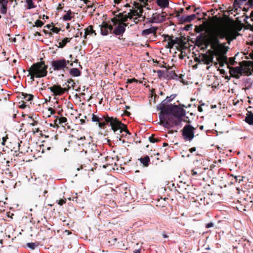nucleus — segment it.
Returning <instances> with one entry per match:
<instances>
[{
  "label": "nucleus",
  "instance_id": "nucleus-29",
  "mask_svg": "<svg viewBox=\"0 0 253 253\" xmlns=\"http://www.w3.org/2000/svg\"><path fill=\"white\" fill-rule=\"evenodd\" d=\"M161 112L160 113L159 117L160 120L163 122L164 121H169L168 120V117L166 116V114H165V112L164 111H161Z\"/></svg>",
  "mask_w": 253,
  "mask_h": 253
},
{
  "label": "nucleus",
  "instance_id": "nucleus-14",
  "mask_svg": "<svg viewBox=\"0 0 253 253\" xmlns=\"http://www.w3.org/2000/svg\"><path fill=\"white\" fill-rule=\"evenodd\" d=\"M242 68L241 67H236L235 68H231L230 72L232 76L239 79L242 76Z\"/></svg>",
  "mask_w": 253,
  "mask_h": 253
},
{
  "label": "nucleus",
  "instance_id": "nucleus-19",
  "mask_svg": "<svg viewBox=\"0 0 253 253\" xmlns=\"http://www.w3.org/2000/svg\"><path fill=\"white\" fill-rule=\"evenodd\" d=\"M225 44V43H222V66L224 63H227V57L225 54L229 47L226 46Z\"/></svg>",
  "mask_w": 253,
  "mask_h": 253
},
{
  "label": "nucleus",
  "instance_id": "nucleus-26",
  "mask_svg": "<svg viewBox=\"0 0 253 253\" xmlns=\"http://www.w3.org/2000/svg\"><path fill=\"white\" fill-rule=\"evenodd\" d=\"M242 68V75L250 76L252 74V71L248 67H243L241 66Z\"/></svg>",
  "mask_w": 253,
  "mask_h": 253
},
{
  "label": "nucleus",
  "instance_id": "nucleus-35",
  "mask_svg": "<svg viewBox=\"0 0 253 253\" xmlns=\"http://www.w3.org/2000/svg\"><path fill=\"white\" fill-rule=\"evenodd\" d=\"M235 61V59L234 57H230L229 59L227 58V63H225L227 66H229V65H234Z\"/></svg>",
  "mask_w": 253,
  "mask_h": 253
},
{
  "label": "nucleus",
  "instance_id": "nucleus-56",
  "mask_svg": "<svg viewBox=\"0 0 253 253\" xmlns=\"http://www.w3.org/2000/svg\"><path fill=\"white\" fill-rule=\"evenodd\" d=\"M26 2L28 4V5L29 6V8H32L33 7L32 6H31L30 5V4H33L32 3V0H26Z\"/></svg>",
  "mask_w": 253,
  "mask_h": 253
},
{
  "label": "nucleus",
  "instance_id": "nucleus-55",
  "mask_svg": "<svg viewBox=\"0 0 253 253\" xmlns=\"http://www.w3.org/2000/svg\"><path fill=\"white\" fill-rule=\"evenodd\" d=\"M184 12V8H180L178 10V13L177 14V17H179L180 16V14Z\"/></svg>",
  "mask_w": 253,
  "mask_h": 253
},
{
  "label": "nucleus",
  "instance_id": "nucleus-48",
  "mask_svg": "<svg viewBox=\"0 0 253 253\" xmlns=\"http://www.w3.org/2000/svg\"><path fill=\"white\" fill-rule=\"evenodd\" d=\"M179 40V38L177 37L175 38V39H172V38H171V40L172 41V42H173V43L174 44H178Z\"/></svg>",
  "mask_w": 253,
  "mask_h": 253
},
{
  "label": "nucleus",
  "instance_id": "nucleus-42",
  "mask_svg": "<svg viewBox=\"0 0 253 253\" xmlns=\"http://www.w3.org/2000/svg\"><path fill=\"white\" fill-rule=\"evenodd\" d=\"M165 41H169L171 38H173L172 36H169L167 34H164L163 35Z\"/></svg>",
  "mask_w": 253,
  "mask_h": 253
},
{
  "label": "nucleus",
  "instance_id": "nucleus-5",
  "mask_svg": "<svg viewBox=\"0 0 253 253\" xmlns=\"http://www.w3.org/2000/svg\"><path fill=\"white\" fill-rule=\"evenodd\" d=\"M47 65H45L44 61L39 62L33 64L27 71L29 76L31 73L35 75L36 78L45 77L47 74Z\"/></svg>",
  "mask_w": 253,
  "mask_h": 253
},
{
  "label": "nucleus",
  "instance_id": "nucleus-33",
  "mask_svg": "<svg viewBox=\"0 0 253 253\" xmlns=\"http://www.w3.org/2000/svg\"><path fill=\"white\" fill-rule=\"evenodd\" d=\"M157 73L158 76L159 78H161L162 77H164V78H165L166 71L161 70H158L157 71Z\"/></svg>",
  "mask_w": 253,
  "mask_h": 253
},
{
  "label": "nucleus",
  "instance_id": "nucleus-21",
  "mask_svg": "<svg viewBox=\"0 0 253 253\" xmlns=\"http://www.w3.org/2000/svg\"><path fill=\"white\" fill-rule=\"evenodd\" d=\"M245 121L249 125L253 126V113L252 112H248Z\"/></svg>",
  "mask_w": 253,
  "mask_h": 253
},
{
  "label": "nucleus",
  "instance_id": "nucleus-47",
  "mask_svg": "<svg viewBox=\"0 0 253 253\" xmlns=\"http://www.w3.org/2000/svg\"><path fill=\"white\" fill-rule=\"evenodd\" d=\"M213 225H214L213 223V222H209V223H208L206 224V227L207 228H211V227H213Z\"/></svg>",
  "mask_w": 253,
  "mask_h": 253
},
{
  "label": "nucleus",
  "instance_id": "nucleus-24",
  "mask_svg": "<svg viewBox=\"0 0 253 253\" xmlns=\"http://www.w3.org/2000/svg\"><path fill=\"white\" fill-rule=\"evenodd\" d=\"M157 4L161 8L168 7L169 5V0H157Z\"/></svg>",
  "mask_w": 253,
  "mask_h": 253
},
{
  "label": "nucleus",
  "instance_id": "nucleus-8",
  "mask_svg": "<svg viewBox=\"0 0 253 253\" xmlns=\"http://www.w3.org/2000/svg\"><path fill=\"white\" fill-rule=\"evenodd\" d=\"M69 63L70 61L62 58L52 60L51 63V65L54 71L62 70L65 72V70L68 69L67 65Z\"/></svg>",
  "mask_w": 253,
  "mask_h": 253
},
{
  "label": "nucleus",
  "instance_id": "nucleus-45",
  "mask_svg": "<svg viewBox=\"0 0 253 253\" xmlns=\"http://www.w3.org/2000/svg\"><path fill=\"white\" fill-rule=\"evenodd\" d=\"M183 122L188 123V124H190L191 122L189 117L186 116L184 117Z\"/></svg>",
  "mask_w": 253,
  "mask_h": 253
},
{
  "label": "nucleus",
  "instance_id": "nucleus-36",
  "mask_svg": "<svg viewBox=\"0 0 253 253\" xmlns=\"http://www.w3.org/2000/svg\"><path fill=\"white\" fill-rule=\"evenodd\" d=\"M43 24L44 22L39 19L37 20L35 22V25L37 27H41L43 26Z\"/></svg>",
  "mask_w": 253,
  "mask_h": 253
},
{
  "label": "nucleus",
  "instance_id": "nucleus-27",
  "mask_svg": "<svg viewBox=\"0 0 253 253\" xmlns=\"http://www.w3.org/2000/svg\"><path fill=\"white\" fill-rule=\"evenodd\" d=\"M161 125L168 129H170L173 127V125L172 124V123L169 122V121H166L162 122Z\"/></svg>",
  "mask_w": 253,
  "mask_h": 253
},
{
  "label": "nucleus",
  "instance_id": "nucleus-50",
  "mask_svg": "<svg viewBox=\"0 0 253 253\" xmlns=\"http://www.w3.org/2000/svg\"><path fill=\"white\" fill-rule=\"evenodd\" d=\"M173 42L171 40V39L169 41L168 45H169V48L172 47L174 45V44Z\"/></svg>",
  "mask_w": 253,
  "mask_h": 253
},
{
  "label": "nucleus",
  "instance_id": "nucleus-64",
  "mask_svg": "<svg viewBox=\"0 0 253 253\" xmlns=\"http://www.w3.org/2000/svg\"><path fill=\"white\" fill-rule=\"evenodd\" d=\"M133 253H141V249H137V250H135L133 251Z\"/></svg>",
  "mask_w": 253,
  "mask_h": 253
},
{
  "label": "nucleus",
  "instance_id": "nucleus-25",
  "mask_svg": "<svg viewBox=\"0 0 253 253\" xmlns=\"http://www.w3.org/2000/svg\"><path fill=\"white\" fill-rule=\"evenodd\" d=\"M139 160L145 167H148L150 162V158L147 155L144 157L140 158Z\"/></svg>",
  "mask_w": 253,
  "mask_h": 253
},
{
  "label": "nucleus",
  "instance_id": "nucleus-43",
  "mask_svg": "<svg viewBox=\"0 0 253 253\" xmlns=\"http://www.w3.org/2000/svg\"><path fill=\"white\" fill-rule=\"evenodd\" d=\"M57 201H58L57 203L58 205H59L60 206H62L64 204H65L66 203V198L61 199Z\"/></svg>",
  "mask_w": 253,
  "mask_h": 253
},
{
  "label": "nucleus",
  "instance_id": "nucleus-6",
  "mask_svg": "<svg viewBox=\"0 0 253 253\" xmlns=\"http://www.w3.org/2000/svg\"><path fill=\"white\" fill-rule=\"evenodd\" d=\"M165 114L168 117L171 116L172 118H184L185 117L186 111L178 105L170 104L167 107Z\"/></svg>",
  "mask_w": 253,
  "mask_h": 253
},
{
  "label": "nucleus",
  "instance_id": "nucleus-1",
  "mask_svg": "<svg viewBox=\"0 0 253 253\" xmlns=\"http://www.w3.org/2000/svg\"><path fill=\"white\" fill-rule=\"evenodd\" d=\"M215 14L214 20L206 30L208 45L210 46L211 54L201 53L195 60L199 64L206 65L214 64L215 68L221 74V28L219 19Z\"/></svg>",
  "mask_w": 253,
  "mask_h": 253
},
{
  "label": "nucleus",
  "instance_id": "nucleus-18",
  "mask_svg": "<svg viewBox=\"0 0 253 253\" xmlns=\"http://www.w3.org/2000/svg\"><path fill=\"white\" fill-rule=\"evenodd\" d=\"M168 120L172 123L173 126H179L181 125V123L183 120V118H176L174 119L173 118L170 116L168 117Z\"/></svg>",
  "mask_w": 253,
  "mask_h": 253
},
{
  "label": "nucleus",
  "instance_id": "nucleus-32",
  "mask_svg": "<svg viewBox=\"0 0 253 253\" xmlns=\"http://www.w3.org/2000/svg\"><path fill=\"white\" fill-rule=\"evenodd\" d=\"M101 118H100L98 116H97L95 114H93L92 115L91 121L93 122H97L99 124V122H100V121H101Z\"/></svg>",
  "mask_w": 253,
  "mask_h": 253
},
{
  "label": "nucleus",
  "instance_id": "nucleus-7",
  "mask_svg": "<svg viewBox=\"0 0 253 253\" xmlns=\"http://www.w3.org/2000/svg\"><path fill=\"white\" fill-rule=\"evenodd\" d=\"M211 15H212V19L211 21V22H210L209 25H208L206 30H207L208 27L213 21V20H214V18H216L214 16H215V14H217L216 17L217 18V19H219V23H220V24L221 25V6L220 5H218L217 8L215 7L214 9H212L211 10ZM205 33H206V31H205ZM204 40L208 43V42L207 41V34H206V37H205V38H204V34L203 33H200L199 35H198L196 37L195 41H196V42L199 43V42H202L203 41H204Z\"/></svg>",
  "mask_w": 253,
  "mask_h": 253
},
{
  "label": "nucleus",
  "instance_id": "nucleus-57",
  "mask_svg": "<svg viewBox=\"0 0 253 253\" xmlns=\"http://www.w3.org/2000/svg\"><path fill=\"white\" fill-rule=\"evenodd\" d=\"M38 124V121L33 120V122L32 123H30V125L31 126H35Z\"/></svg>",
  "mask_w": 253,
  "mask_h": 253
},
{
  "label": "nucleus",
  "instance_id": "nucleus-20",
  "mask_svg": "<svg viewBox=\"0 0 253 253\" xmlns=\"http://www.w3.org/2000/svg\"><path fill=\"white\" fill-rule=\"evenodd\" d=\"M69 74L74 77H79L81 75V72L77 68H73L69 69Z\"/></svg>",
  "mask_w": 253,
  "mask_h": 253
},
{
  "label": "nucleus",
  "instance_id": "nucleus-11",
  "mask_svg": "<svg viewBox=\"0 0 253 253\" xmlns=\"http://www.w3.org/2000/svg\"><path fill=\"white\" fill-rule=\"evenodd\" d=\"M126 12L123 13H119L118 14L115 15L114 17L111 18V21L112 23H124L127 24L126 22L128 19H131L132 16H129L128 14H124Z\"/></svg>",
  "mask_w": 253,
  "mask_h": 253
},
{
  "label": "nucleus",
  "instance_id": "nucleus-13",
  "mask_svg": "<svg viewBox=\"0 0 253 253\" xmlns=\"http://www.w3.org/2000/svg\"><path fill=\"white\" fill-rule=\"evenodd\" d=\"M165 20V17L160 14L156 13L153 14L151 19L149 20V23H162Z\"/></svg>",
  "mask_w": 253,
  "mask_h": 253
},
{
  "label": "nucleus",
  "instance_id": "nucleus-12",
  "mask_svg": "<svg viewBox=\"0 0 253 253\" xmlns=\"http://www.w3.org/2000/svg\"><path fill=\"white\" fill-rule=\"evenodd\" d=\"M177 96L176 94H171L169 96H167L166 98L163 100L157 106V108L160 111L167 110V107L169 104H168L169 102H171Z\"/></svg>",
  "mask_w": 253,
  "mask_h": 253
},
{
  "label": "nucleus",
  "instance_id": "nucleus-37",
  "mask_svg": "<svg viewBox=\"0 0 253 253\" xmlns=\"http://www.w3.org/2000/svg\"><path fill=\"white\" fill-rule=\"evenodd\" d=\"M27 247L32 250H34L36 247V243L33 242L28 243H27Z\"/></svg>",
  "mask_w": 253,
  "mask_h": 253
},
{
  "label": "nucleus",
  "instance_id": "nucleus-60",
  "mask_svg": "<svg viewBox=\"0 0 253 253\" xmlns=\"http://www.w3.org/2000/svg\"><path fill=\"white\" fill-rule=\"evenodd\" d=\"M248 3L251 7L253 6V0H249Z\"/></svg>",
  "mask_w": 253,
  "mask_h": 253
},
{
  "label": "nucleus",
  "instance_id": "nucleus-16",
  "mask_svg": "<svg viewBox=\"0 0 253 253\" xmlns=\"http://www.w3.org/2000/svg\"><path fill=\"white\" fill-rule=\"evenodd\" d=\"M196 15L192 14L189 15H183L180 17L179 20L182 23L189 22L196 18Z\"/></svg>",
  "mask_w": 253,
  "mask_h": 253
},
{
  "label": "nucleus",
  "instance_id": "nucleus-53",
  "mask_svg": "<svg viewBox=\"0 0 253 253\" xmlns=\"http://www.w3.org/2000/svg\"><path fill=\"white\" fill-rule=\"evenodd\" d=\"M133 5L135 6L136 8H137V7H140L141 6H143L141 4H139L138 2L136 1L133 2Z\"/></svg>",
  "mask_w": 253,
  "mask_h": 253
},
{
  "label": "nucleus",
  "instance_id": "nucleus-54",
  "mask_svg": "<svg viewBox=\"0 0 253 253\" xmlns=\"http://www.w3.org/2000/svg\"><path fill=\"white\" fill-rule=\"evenodd\" d=\"M122 133V137H126L127 135H128L129 136L131 135V133L130 132H129V134L127 133L125 131H123Z\"/></svg>",
  "mask_w": 253,
  "mask_h": 253
},
{
  "label": "nucleus",
  "instance_id": "nucleus-61",
  "mask_svg": "<svg viewBox=\"0 0 253 253\" xmlns=\"http://www.w3.org/2000/svg\"><path fill=\"white\" fill-rule=\"evenodd\" d=\"M83 32H78V33L75 36V37H78L79 36L82 37L83 36Z\"/></svg>",
  "mask_w": 253,
  "mask_h": 253
},
{
  "label": "nucleus",
  "instance_id": "nucleus-22",
  "mask_svg": "<svg viewBox=\"0 0 253 253\" xmlns=\"http://www.w3.org/2000/svg\"><path fill=\"white\" fill-rule=\"evenodd\" d=\"M19 97L23 99L26 100L27 101H31L33 99L34 95L31 94L21 92L19 94Z\"/></svg>",
  "mask_w": 253,
  "mask_h": 253
},
{
  "label": "nucleus",
  "instance_id": "nucleus-46",
  "mask_svg": "<svg viewBox=\"0 0 253 253\" xmlns=\"http://www.w3.org/2000/svg\"><path fill=\"white\" fill-rule=\"evenodd\" d=\"M192 29V25H187L185 26L183 30L186 31H189Z\"/></svg>",
  "mask_w": 253,
  "mask_h": 253
},
{
  "label": "nucleus",
  "instance_id": "nucleus-58",
  "mask_svg": "<svg viewBox=\"0 0 253 253\" xmlns=\"http://www.w3.org/2000/svg\"><path fill=\"white\" fill-rule=\"evenodd\" d=\"M43 32L46 34V35H48L50 37H51L52 36V34L50 32H48L47 31L45 30H43Z\"/></svg>",
  "mask_w": 253,
  "mask_h": 253
},
{
  "label": "nucleus",
  "instance_id": "nucleus-59",
  "mask_svg": "<svg viewBox=\"0 0 253 253\" xmlns=\"http://www.w3.org/2000/svg\"><path fill=\"white\" fill-rule=\"evenodd\" d=\"M191 172H192V175L193 176L196 175L198 174V171H196L195 169H192Z\"/></svg>",
  "mask_w": 253,
  "mask_h": 253
},
{
  "label": "nucleus",
  "instance_id": "nucleus-28",
  "mask_svg": "<svg viewBox=\"0 0 253 253\" xmlns=\"http://www.w3.org/2000/svg\"><path fill=\"white\" fill-rule=\"evenodd\" d=\"M72 38H65L63 39L61 42L59 43V47L60 48H63L66 44L69 42L71 41Z\"/></svg>",
  "mask_w": 253,
  "mask_h": 253
},
{
  "label": "nucleus",
  "instance_id": "nucleus-31",
  "mask_svg": "<svg viewBox=\"0 0 253 253\" xmlns=\"http://www.w3.org/2000/svg\"><path fill=\"white\" fill-rule=\"evenodd\" d=\"M249 16L248 15H246L245 18L244 19V21L247 24L245 28L247 29H250L252 31V29L253 28V25H252L251 24L248 23L247 21V19L249 18Z\"/></svg>",
  "mask_w": 253,
  "mask_h": 253
},
{
  "label": "nucleus",
  "instance_id": "nucleus-62",
  "mask_svg": "<svg viewBox=\"0 0 253 253\" xmlns=\"http://www.w3.org/2000/svg\"><path fill=\"white\" fill-rule=\"evenodd\" d=\"M196 148L194 147L191 148L189 149V151L191 153H193V152H195L196 151Z\"/></svg>",
  "mask_w": 253,
  "mask_h": 253
},
{
  "label": "nucleus",
  "instance_id": "nucleus-2",
  "mask_svg": "<svg viewBox=\"0 0 253 253\" xmlns=\"http://www.w3.org/2000/svg\"><path fill=\"white\" fill-rule=\"evenodd\" d=\"M234 12L233 8L222 10V39L224 37L229 41H232L240 35L239 31L242 30L243 24L241 21L234 20L230 14Z\"/></svg>",
  "mask_w": 253,
  "mask_h": 253
},
{
  "label": "nucleus",
  "instance_id": "nucleus-63",
  "mask_svg": "<svg viewBox=\"0 0 253 253\" xmlns=\"http://www.w3.org/2000/svg\"><path fill=\"white\" fill-rule=\"evenodd\" d=\"M48 111L50 112V113L51 114H53L55 113V111L54 109H53L52 108H49Z\"/></svg>",
  "mask_w": 253,
  "mask_h": 253
},
{
  "label": "nucleus",
  "instance_id": "nucleus-39",
  "mask_svg": "<svg viewBox=\"0 0 253 253\" xmlns=\"http://www.w3.org/2000/svg\"><path fill=\"white\" fill-rule=\"evenodd\" d=\"M149 140L151 143H154L158 141V139L156 138L154 136L151 135L149 137Z\"/></svg>",
  "mask_w": 253,
  "mask_h": 253
},
{
  "label": "nucleus",
  "instance_id": "nucleus-34",
  "mask_svg": "<svg viewBox=\"0 0 253 253\" xmlns=\"http://www.w3.org/2000/svg\"><path fill=\"white\" fill-rule=\"evenodd\" d=\"M84 30L87 33H88V35L92 34L94 32L93 26L92 25L88 26Z\"/></svg>",
  "mask_w": 253,
  "mask_h": 253
},
{
  "label": "nucleus",
  "instance_id": "nucleus-38",
  "mask_svg": "<svg viewBox=\"0 0 253 253\" xmlns=\"http://www.w3.org/2000/svg\"><path fill=\"white\" fill-rule=\"evenodd\" d=\"M0 11L1 14H5L7 12V5H0Z\"/></svg>",
  "mask_w": 253,
  "mask_h": 253
},
{
  "label": "nucleus",
  "instance_id": "nucleus-49",
  "mask_svg": "<svg viewBox=\"0 0 253 253\" xmlns=\"http://www.w3.org/2000/svg\"><path fill=\"white\" fill-rule=\"evenodd\" d=\"M173 42L171 40V39L169 41L168 45H169V48L172 47L174 45V44Z\"/></svg>",
  "mask_w": 253,
  "mask_h": 253
},
{
  "label": "nucleus",
  "instance_id": "nucleus-30",
  "mask_svg": "<svg viewBox=\"0 0 253 253\" xmlns=\"http://www.w3.org/2000/svg\"><path fill=\"white\" fill-rule=\"evenodd\" d=\"M72 12L71 10L67 11V13L63 16V20L64 21H70L72 19L71 14Z\"/></svg>",
  "mask_w": 253,
  "mask_h": 253
},
{
  "label": "nucleus",
  "instance_id": "nucleus-10",
  "mask_svg": "<svg viewBox=\"0 0 253 253\" xmlns=\"http://www.w3.org/2000/svg\"><path fill=\"white\" fill-rule=\"evenodd\" d=\"M71 88V86L67 85V88H63L59 84H54L52 86L48 87V89L53 93V95H61L65 92H67L69 89Z\"/></svg>",
  "mask_w": 253,
  "mask_h": 253
},
{
  "label": "nucleus",
  "instance_id": "nucleus-41",
  "mask_svg": "<svg viewBox=\"0 0 253 253\" xmlns=\"http://www.w3.org/2000/svg\"><path fill=\"white\" fill-rule=\"evenodd\" d=\"M50 31H51L53 33L57 34L60 31V28L56 27H52V28L50 29Z\"/></svg>",
  "mask_w": 253,
  "mask_h": 253
},
{
  "label": "nucleus",
  "instance_id": "nucleus-40",
  "mask_svg": "<svg viewBox=\"0 0 253 253\" xmlns=\"http://www.w3.org/2000/svg\"><path fill=\"white\" fill-rule=\"evenodd\" d=\"M67 121V119L64 117H60L58 120L59 124H63L66 123Z\"/></svg>",
  "mask_w": 253,
  "mask_h": 253
},
{
  "label": "nucleus",
  "instance_id": "nucleus-17",
  "mask_svg": "<svg viewBox=\"0 0 253 253\" xmlns=\"http://www.w3.org/2000/svg\"><path fill=\"white\" fill-rule=\"evenodd\" d=\"M158 29V28L155 26H151L148 29L143 30L141 32L142 36H147L150 34H155Z\"/></svg>",
  "mask_w": 253,
  "mask_h": 253
},
{
  "label": "nucleus",
  "instance_id": "nucleus-52",
  "mask_svg": "<svg viewBox=\"0 0 253 253\" xmlns=\"http://www.w3.org/2000/svg\"><path fill=\"white\" fill-rule=\"evenodd\" d=\"M26 106H27V105L24 102H22L21 104L19 105L20 108L22 109L26 108Z\"/></svg>",
  "mask_w": 253,
  "mask_h": 253
},
{
  "label": "nucleus",
  "instance_id": "nucleus-15",
  "mask_svg": "<svg viewBox=\"0 0 253 253\" xmlns=\"http://www.w3.org/2000/svg\"><path fill=\"white\" fill-rule=\"evenodd\" d=\"M165 79H167L168 80H174L176 81H179L180 78L174 72V71H169L168 70H166Z\"/></svg>",
  "mask_w": 253,
  "mask_h": 253
},
{
  "label": "nucleus",
  "instance_id": "nucleus-3",
  "mask_svg": "<svg viewBox=\"0 0 253 253\" xmlns=\"http://www.w3.org/2000/svg\"><path fill=\"white\" fill-rule=\"evenodd\" d=\"M113 25L111 23L103 21L101 25H99L100 28V34L102 36H107L109 33H112L116 37H122L126 30V27L128 24L113 23Z\"/></svg>",
  "mask_w": 253,
  "mask_h": 253
},
{
  "label": "nucleus",
  "instance_id": "nucleus-9",
  "mask_svg": "<svg viewBox=\"0 0 253 253\" xmlns=\"http://www.w3.org/2000/svg\"><path fill=\"white\" fill-rule=\"evenodd\" d=\"M195 128L190 124L186 125L181 129V134L185 141H191L194 137Z\"/></svg>",
  "mask_w": 253,
  "mask_h": 253
},
{
  "label": "nucleus",
  "instance_id": "nucleus-23",
  "mask_svg": "<svg viewBox=\"0 0 253 253\" xmlns=\"http://www.w3.org/2000/svg\"><path fill=\"white\" fill-rule=\"evenodd\" d=\"M143 13V6L140 7H137L132 14V16H136L138 18L141 17L142 16V14Z\"/></svg>",
  "mask_w": 253,
  "mask_h": 253
},
{
  "label": "nucleus",
  "instance_id": "nucleus-51",
  "mask_svg": "<svg viewBox=\"0 0 253 253\" xmlns=\"http://www.w3.org/2000/svg\"><path fill=\"white\" fill-rule=\"evenodd\" d=\"M7 1L6 0H0V5H7Z\"/></svg>",
  "mask_w": 253,
  "mask_h": 253
},
{
  "label": "nucleus",
  "instance_id": "nucleus-4",
  "mask_svg": "<svg viewBox=\"0 0 253 253\" xmlns=\"http://www.w3.org/2000/svg\"><path fill=\"white\" fill-rule=\"evenodd\" d=\"M108 125L111 126V129L114 132L119 131L120 133H122L123 131H125L127 133L129 134V131L127 129L126 125L122 123L117 119L108 116L101 118V121L99 122L98 126L103 128L105 126Z\"/></svg>",
  "mask_w": 253,
  "mask_h": 253
},
{
  "label": "nucleus",
  "instance_id": "nucleus-44",
  "mask_svg": "<svg viewBox=\"0 0 253 253\" xmlns=\"http://www.w3.org/2000/svg\"><path fill=\"white\" fill-rule=\"evenodd\" d=\"M235 178L236 181H238L240 183L241 182V181L243 180L244 177L239 175L238 176H236Z\"/></svg>",
  "mask_w": 253,
  "mask_h": 253
}]
</instances>
